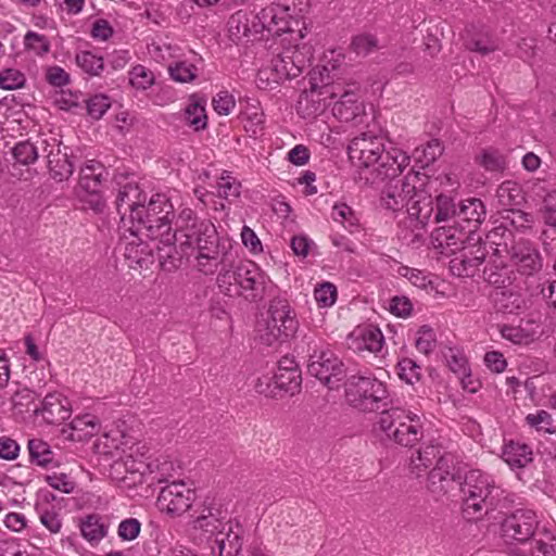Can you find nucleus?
<instances>
[{
  "instance_id": "nucleus-50",
  "label": "nucleus",
  "mask_w": 556,
  "mask_h": 556,
  "mask_svg": "<svg viewBox=\"0 0 556 556\" xmlns=\"http://www.w3.org/2000/svg\"><path fill=\"white\" fill-rule=\"evenodd\" d=\"M488 240L495 244L496 247H504L505 251L507 252V248H509L513 242H516L515 236L513 232V229L506 228L502 223L494 226L486 236ZM498 253V248L494 249V254L496 255Z\"/></svg>"
},
{
  "instance_id": "nucleus-17",
  "label": "nucleus",
  "mask_w": 556,
  "mask_h": 556,
  "mask_svg": "<svg viewBox=\"0 0 556 556\" xmlns=\"http://www.w3.org/2000/svg\"><path fill=\"white\" fill-rule=\"evenodd\" d=\"M383 152L382 138L366 132L353 138L348 148L350 159L358 160L364 167L377 165Z\"/></svg>"
},
{
  "instance_id": "nucleus-15",
  "label": "nucleus",
  "mask_w": 556,
  "mask_h": 556,
  "mask_svg": "<svg viewBox=\"0 0 556 556\" xmlns=\"http://www.w3.org/2000/svg\"><path fill=\"white\" fill-rule=\"evenodd\" d=\"M262 38L280 36L291 31L290 8L286 4L271 2L257 14Z\"/></svg>"
},
{
  "instance_id": "nucleus-57",
  "label": "nucleus",
  "mask_w": 556,
  "mask_h": 556,
  "mask_svg": "<svg viewBox=\"0 0 556 556\" xmlns=\"http://www.w3.org/2000/svg\"><path fill=\"white\" fill-rule=\"evenodd\" d=\"M86 104L87 113L90 117L99 119L111 106L110 100L104 94H96L89 99H83Z\"/></svg>"
},
{
  "instance_id": "nucleus-45",
  "label": "nucleus",
  "mask_w": 556,
  "mask_h": 556,
  "mask_svg": "<svg viewBox=\"0 0 556 556\" xmlns=\"http://www.w3.org/2000/svg\"><path fill=\"white\" fill-rule=\"evenodd\" d=\"M75 59L76 64L91 76H99L104 70L103 58L91 51H80L76 54Z\"/></svg>"
},
{
  "instance_id": "nucleus-49",
  "label": "nucleus",
  "mask_w": 556,
  "mask_h": 556,
  "mask_svg": "<svg viewBox=\"0 0 556 556\" xmlns=\"http://www.w3.org/2000/svg\"><path fill=\"white\" fill-rule=\"evenodd\" d=\"M11 152L15 163L21 165L33 164L39 156V149L29 140L17 142Z\"/></svg>"
},
{
  "instance_id": "nucleus-5",
  "label": "nucleus",
  "mask_w": 556,
  "mask_h": 556,
  "mask_svg": "<svg viewBox=\"0 0 556 556\" xmlns=\"http://www.w3.org/2000/svg\"><path fill=\"white\" fill-rule=\"evenodd\" d=\"M377 424L388 439L404 447H414L425 434L421 417L401 407L382 409Z\"/></svg>"
},
{
  "instance_id": "nucleus-7",
  "label": "nucleus",
  "mask_w": 556,
  "mask_h": 556,
  "mask_svg": "<svg viewBox=\"0 0 556 556\" xmlns=\"http://www.w3.org/2000/svg\"><path fill=\"white\" fill-rule=\"evenodd\" d=\"M307 344V374L319 380L328 389H338L341 381L346 377V368L343 362L319 340L311 339Z\"/></svg>"
},
{
  "instance_id": "nucleus-2",
  "label": "nucleus",
  "mask_w": 556,
  "mask_h": 556,
  "mask_svg": "<svg viewBox=\"0 0 556 556\" xmlns=\"http://www.w3.org/2000/svg\"><path fill=\"white\" fill-rule=\"evenodd\" d=\"M140 218H137V230L132 233L138 237L144 233L152 240H157L156 254L163 270L172 273L181 266V253L175 245V235H172L173 224L177 214L169 199L162 193L152 195L143 204Z\"/></svg>"
},
{
  "instance_id": "nucleus-29",
  "label": "nucleus",
  "mask_w": 556,
  "mask_h": 556,
  "mask_svg": "<svg viewBox=\"0 0 556 556\" xmlns=\"http://www.w3.org/2000/svg\"><path fill=\"white\" fill-rule=\"evenodd\" d=\"M340 99L333 103L332 113L341 122H352L364 113V105L353 91H337Z\"/></svg>"
},
{
  "instance_id": "nucleus-3",
  "label": "nucleus",
  "mask_w": 556,
  "mask_h": 556,
  "mask_svg": "<svg viewBox=\"0 0 556 556\" xmlns=\"http://www.w3.org/2000/svg\"><path fill=\"white\" fill-rule=\"evenodd\" d=\"M231 249V261L218 265L217 287L227 296H244L249 301L262 300L265 293V277L253 262H238Z\"/></svg>"
},
{
  "instance_id": "nucleus-39",
  "label": "nucleus",
  "mask_w": 556,
  "mask_h": 556,
  "mask_svg": "<svg viewBox=\"0 0 556 556\" xmlns=\"http://www.w3.org/2000/svg\"><path fill=\"white\" fill-rule=\"evenodd\" d=\"M475 161L489 172H503L507 168L506 156L494 148L482 149L481 152L476 155Z\"/></svg>"
},
{
  "instance_id": "nucleus-8",
  "label": "nucleus",
  "mask_w": 556,
  "mask_h": 556,
  "mask_svg": "<svg viewBox=\"0 0 556 556\" xmlns=\"http://www.w3.org/2000/svg\"><path fill=\"white\" fill-rule=\"evenodd\" d=\"M345 397L348 403L363 412L384 409L388 391L381 381L374 376L352 375L345 382Z\"/></svg>"
},
{
  "instance_id": "nucleus-34",
  "label": "nucleus",
  "mask_w": 556,
  "mask_h": 556,
  "mask_svg": "<svg viewBox=\"0 0 556 556\" xmlns=\"http://www.w3.org/2000/svg\"><path fill=\"white\" fill-rule=\"evenodd\" d=\"M355 337L358 341L356 349L366 350L371 353L380 352L384 343V337L381 330L371 325L358 328L355 331Z\"/></svg>"
},
{
  "instance_id": "nucleus-1",
  "label": "nucleus",
  "mask_w": 556,
  "mask_h": 556,
  "mask_svg": "<svg viewBox=\"0 0 556 556\" xmlns=\"http://www.w3.org/2000/svg\"><path fill=\"white\" fill-rule=\"evenodd\" d=\"M172 235L180 244L181 258L186 249L195 254V267L204 275H213L220 263L231 261V243L220 241L216 227L206 218H201L192 208L182 207L173 224Z\"/></svg>"
},
{
  "instance_id": "nucleus-42",
  "label": "nucleus",
  "mask_w": 556,
  "mask_h": 556,
  "mask_svg": "<svg viewBox=\"0 0 556 556\" xmlns=\"http://www.w3.org/2000/svg\"><path fill=\"white\" fill-rule=\"evenodd\" d=\"M443 150L439 139H431L425 146L416 148L414 156L420 166L425 168L434 163L442 155Z\"/></svg>"
},
{
  "instance_id": "nucleus-41",
  "label": "nucleus",
  "mask_w": 556,
  "mask_h": 556,
  "mask_svg": "<svg viewBox=\"0 0 556 556\" xmlns=\"http://www.w3.org/2000/svg\"><path fill=\"white\" fill-rule=\"evenodd\" d=\"M501 223L508 229L514 231L525 232L531 228L533 216L531 213L521 210L510 208L502 216Z\"/></svg>"
},
{
  "instance_id": "nucleus-61",
  "label": "nucleus",
  "mask_w": 556,
  "mask_h": 556,
  "mask_svg": "<svg viewBox=\"0 0 556 556\" xmlns=\"http://www.w3.org/2000/svg\"><path fill=\"white\" fill-rule=\"evenodd\" d=\"M435 342L433 329L428 325L421 326L417 332L415 342L417 350L427 355L434 350Z\"/></svg>"
},
{
  "instance_id": "nucleus-40",
  "label": "nucleus",
  "mask_w": 556,
  "mask_h": 556,
  "mask_svg": "<svg viewBox=\"0 0 556 556\" xmlns=\"http://www.w3.org/2000/svg\"><path fill=\"white\" fill-rule=\"evenodd\" d=\"M496 197L502 206H519L525 202L521 187L510 180H506L498 186Z\"/></svg>"
},
{
  "instance_id": "nucleus-35",
  "label": "nucleus",
  "mask_w": 556,
  "mask_h": 556,
  "mask_svg": "<svg viewBox=\"0 0 556 556\" xmlns=\"http://www.w3.org/2000/svg\"><path fill=\"white\" fill-rule=\"evenodd\" d=\"M445 358L448 368L462 379L464 389L471 393L476 392L477 388L470 386L471 381L467 382V379H470L471 377L467 358L462 353L453 349H448L445 353Z\"/></svg>"
},
{
  "instance_id": "nucleus-52",
  "label": "nucleus",
  "mask_w": 556,
  "mask_h": 556,
  "mask_svg": "<svg viewBox=\"0 0 556 556\" xmlns=\"http://www.w3.org/2000/svg\"><path fill=\"white\" fill-rule=\"evenodd\" d=\"M187 123L194 128V130L205 129L207 126V116L203 103H190L185 110Z\"/></svg>"
},
{
  "instance_id": "nucleus-21",
  "label": "nucleus",
  "mask_w": 556,
  "mask_h": 556,
  "mask_svg": "<svg viewBox=\"0 0 556 556\" xmlns=\"http://www.w3.org/2000/svg\"><path fill=\"white\" fill-rule=\"evenodd\" d=\"M147 202V194L137 184L127 182L118 189L115 200L116 210L122 219L129 213L132 223L140 218V211Z\"/></svg>"
},
{
  "instance_id": "nucleus-47",
  "label": "nucleus",
  "mask_w": 556,
  "mask_h": 556,
  "mask_svg": "<svg viewBox=\"0 0 556 556\" xmlns=\"http://www.w3.org/2000/svg\"><path fill=\"white\" fill-rule=\"evenodd\" d=\"M331 218L340 223L351 233L358 228V218L352 207L345 203H337L332 206Z\"/></svg>"
},
{
  "instance_id": "nucleus-33",
  "label": "nucleus",
  "mask_w": 556,
  "mask_h": 556,
  "mask_svg": "<svg viewBox=\"0 0 556 556\" xmlns=\"http://www.w3.org/2000/svg\"><path fill=\"white\" fill-rule=\"evenodd\" d=\"M532 450L529 445L510 441L503 448V459L510 466L523 468L532 462Z\"/></svg>"
},
{
  "instance_id": "nucleus-53",
  "label": "nucleus",
  "mask_w": 556,
  "mask_h": 556,
  "mask_svg": "<svg viewBox=\"0 0 556 556\" xmlns=\"http://www.w3.org/2000/svg\"><path fill=\"white\" fill-rule=\"evenodd\" d=\"M350 47L357 55L366 56L378 49V39L371 34H359L352 38Z\"/></svg>"
},
{
  "instance_id": "nucleus-6",
  "label": "nucleus",
  "mask_w": 556,
  "mask_h": 556,
  "mask_svg": "<svg viewBox=\"0 0 556 556\" xmlns=\"http://www.w3.org/2000/svg\"><path fill=\"white\" fill-rule=\"evenodd\" d=\"M299 328L294 309L286 299L276 298L270 301L267 317L260 325L257 332L262 343L270 346L292 338Z\"/></svg>"
},
{
  "instance_id": "nucleus-54",
  "label": "nucleus",
  "mask_w": 556,
  "mask_h": 556,
  "mask_svg": "<svg viewBox=\"0 0 556 556\" xmlns=\"http://www.w3.org/2000/svg\"><path fill=\"white\" fill-rule=\"evenodd\" d=\"M80 531L88 541H100L105 535L104 526L100 523L96 515L88 516L81 521Z\"/></svg>"
},
{
  "instance_id": "nucleus-32",
  "label": "nucleus",
  "mask_w": 556,
  "mask_h": 556,
  "mask_svg": "<svg viewBox=\"0 0 556 556\" xmlns=\"http://www.w3.org/2000/svg\"><path fill=\"white\" fill-rule=\"evenodd\" d=\"M495 307L505 314H518L526 308L527 302L520 291L514 289H500L494 294Z\"/></svg>"
},
{
  "instance_id": "nucleus-58",
  "label": "nucleus",
  "mask_w": 556,
  "mask_h": 556,
  "mask_svg": "<svg viewBox=\"0 0 556 556\" xmlns=\"http://www.w3.org/2000/svg\"><path fill=\"white\" fill-rule=\"evenodd\" d=\"M26 49L34 51L37 55H45L50 51V42L45 35L35 31H27L24 37Z\"/></svg>"
},
{
  "instance_id": "nucleus-14",
  "label": "nucleus",
  "mask_w": 556,
  "mask_h": 556,
  "mask_svg": "<svg viewBox=\"0 0 556 556\" xmlns=\"http://www.w3.org/2000/svg\"><path fill=\"white\" fill-rule=\"evenodd\" d=\"M194 500V491L184 481H174L162 488L156 500L157 507L172 516L187 511Z\"/></svg>"
},
{
  "instance_id": "nucleus-64",
  "label": "nucleus",
  "mask_w": 556,
  "mask_h": 556,
  "mask_svg": "<svg viewBox=\"0 0 556 556\" xmlns=\"http://www.w3.org/2000/svg\"><path fill=\"white\" fill-rule=\"evenodd\" d=\"M397 368L400 378L409 384L420 379V367L410 358L400 361Z\"/></svg>"
},
{
  "instance_id": "nucleus-59",
  "label": "nucleus",
  "mask_w": 556,
  "mask_h": 556,
  "mask_svg": "<svg viewBox=\"0 0 556 556\" xmlns=\"http://www.w3.org/2000/svg\"><path fill=\"white\" fill-rule=\"evenodd\" d=\"M25 81V75L17 70L7 68L0 72V88L4 90L22 88Z\"/></svg>"
},
{
  "instance_id": "nucleus-48",
  "label": "nucleus",
  "mask_w": 556,
  "mask_h": 556,
  "mask_svg": "<svg viewBox=\"0 0 556 556\" xmlns=\"http://www.w3.org/2000/svg\"><path fill=\"white\" fill-rule=\"evenodd\" d=\"M271 72L275 81L292 79L300 75V71L295 70L294 63L286 58L285 52L273 60Z\"/></svg>"
},
{
  "instance_id": "nucleus-43",
  "label": "nucleus",
  "mask_w": 556,
  "mask_h": 556,
  "mask_svg": "<svg viewBox=\"0 0 556 556\" xmlns=\"http://www.w3.org/2000/svg\"><path fill=\"white\" fill-rule=\"evenodd\" d=\"M454 460V456L451 453H443L435 463V466H442V480L447 492L452 489L454 482L459 484L463 480V476L456 470Z\"/></svg>"
},
{
  "instance_id": "nucleus-23",
  "label": "nucleus",
  "mask_w": 556,
  "mask_h": 556,
  "mask_svg": "<svg viewBox=\"0 0 556 556\" xmlns=\"http://www.w3.org/2000/svg\"><path fill=\"white\" fill-rule=\"evenodd\" d=\"M33 412L36 415H41L49 425H60L71 417L70 402L59 393L46 395L41 406H35Z\"/></svg>"
},
{
  "instance_id": "nucleus-63",
  "label": "nucleus",
  "mask_w": 556,
  "mask_h": 556,
  "mask_svg": "<svg viewBox=\"0 0 556 556\" xmlns=\"http://www.w3.org/2000/svg\"><path fill=\"white\" fill-rule=\"evenodd\" d=\"M80 201L86 210H91L96 214H102L106 207L105 200L99 189L97 191H81Z\"/></svg>"
},
{
  "instance_id": "nucleus-60",
  "label": "nucleus",
  "mask_w": 556,
  "mask_h": 556,
  "mask_svg": "<svg viewBox=\"0 0 556 556\" xmlns=\"http://www.w3.org/2000/svg\"><path fill=\"white\" fill-rule=\"evenodd\" d=\"M314 298L319 307H330L337 300V288L331 282H324L315 288Z\"/></svg>"
},
{
  "instance_id": "nucleus-10",
  "label": "nucleus",
  "mask_w": 556,
  "mask_h": 556,
  "mask_svg": "<svg viewBox=\"0 0 556 556\" xmlns=\"http://www.w3.org/2000/svg\"><path fill=\"white\" fill-rule=\"evenodd\" d=\"M428 177L419 172L409 170L404 177L389 180L381 191V205L392 212L408 208L410 197L418 187H424Z\"/></svg>"
},
{
  "instance_id": "nucleus-18",
  "label": "nucleus",
  "mask_w": 556,
  "mask_h": 556,
  "mask_svg": "<svg viewBox=\"0 0 556 556\" xmlns=\"http://www.w3.org/2000/svg\"><path fill=\"white\" fill-rule=\"evenodd\" d=\"M467 50L480 55H488L500 50V38L488 26L482 24H469L462 35Z\"/></svg>"
},
{
  "instance_id": "nucleus-56",
  "label": "nucleus",
  "mask_w": 556,
  "mask_h": 556,
  "mask_svg": "<svg viewBox=\"0 0 556 556\" xmlns=\"http://www.w3.org/2000/svg\"><path fill=\"white\" fill-rule=\"evenodd\" d=\"M521 556H556V536L548 535L546 540L540 539L534 546L519 553Z\"/></svg>"
},
{
  "instance_id": "nucleus-46",
  "label": "nucleus",
  "mask_w": 556,
  "mask_h": 556,
  "mask_svg": "<svg viewBox=\"0 0 556 556\" xmlns=\"http://www.w3.org/2000/svg\"><path fill=\"white\" fill-rule=\"evenodd\" d=\"M451 218L457 219V205L451 197L439 194L434 200L433 223H441Z\"/></svg>"
},
{
  "instance_id": "nucleus-31",
  "label": "nucleus",
  "mask_w": 556,
  "mask_h": 556,
  "mask_svg": "<svg viewBox=\"0 0 556 556\" xmlns=\"http://www.w3.org/2000/svg\"><path fill=\"white\" fill-rule=\"evenodd\" d=\"M514 274V269L509 268L504 261L490 258L483 269V279L496 289H504L513 285Z\"/></svg>"
},
{
  "instance_id": "nucleus-36",
  "label": "nucleus",
  "mask_w": 556,
  "mask_h": 556,
  "mask_svg": "<svg viewBox=\"0 0 556 556\" xmlns=\"http://www.w3.org/2000/svg\"><path fill=\"white\" fill-rule=\"evenodd\" d=\"M27 450L29 460L33 465L46 468L54 464V453L46 441L41 439H29Z\"/></svg>"
},
{
  "instance_id": "nucleus-62",
  "label": "nucleus",
  "mask_w": 556,
  "mask_h": 556,
  "mask_svg": "<svg viewBox=\"0 0 556 556\" xmlns=\"http://www.w3.org/2000/svg\"><path fill=\"white\" fill-rule=\"evenodd\" d=\"M130 84L137 89H147L154 83V76L151 71L142 65H136L130 72Z\"/></svg>"
},
{
  "instance_id": "nucleus-30",
  "label": "nucleus",
  "mask_w": 556,
  "mask_h": 556,
  "mask_svg": "<svg viewBox=\"0 0 556 556\" xmlns=\"http://www.w3.org/2000/svg\"><path fill=\"white\" fill-rule=\"evenodd\" d=\"M446 453L442 446L438 444H427L420 447L415 454L412 455L409 460V471L416 478L426 472L433 463Z\"/></svg>"
},
{
  "instance_id": "nucleus-37",
  "label": "nucleus",
  "mask_w": 556,
  "mask_h": 556,
  "mask_svg": "<svg viewBox=\"0 0 556 556\" xmlns=\"http://www.w3.org/2000/svg\"><path fill=\"white\" fill-rule=\"evenodd\" d=\"M73 433L71 434L73 440H85L96 435L100 431L99 419L91 415L86 414L74 418L71 422Z\"/></svg>"
},
{
  "instance_id": "nucleus-55",
  "label": "nucleus",
  "mask_w": 556,
  "mask_h": 556,
  "mask_svg": "<svg viewBox=\"0 0 556 556\" xmlns=\"http://www.w3.org/2000/svg\"><path fill=\"white\" fill-rule=\"evenodd\" d=\"M526 422L538 431H544L549 434L556 432V429L553 427L552 415L544 409L538 410L535 414H528Z\"/></svg>"
},
{
  "instance_id": "nucleus-12",
  "label": "nucleus",
  "mask_w": 556,
  "mask_h": 556,
  "mask_svg": "<svg viewBox=\"0 0 556 556\" xmlns=\"http://www.w3.org/2000/svg\"><path fill=\"white\" fill-rule=\"evenodd\" d=\"M489 249L485 242L478 240L466 245L453 255L450 261V270L457 277H473L480 266L485 262Z\"/></svg>"
},
{
  "instance_id": "nucleus-16",
  "label": "nucleus",
  "mask_w": 556,
  "mask_h": 556,
  "mask_svg": "<svg viewBox=\"0 0 556 556\" xmlns=\"http://www.w3.org/2000/svg\"><path fill=\"white\" fill-rule=\"evenodd\" d=\"M338 86L325 84L320 87L312 85L311 90H305L298 101V113L305 118L315 117L331 105V100L337 98Z\"/></svg>"
},
{
  "instance_id": "nucleus-19",
  "label": "nucleus",
  "mask_w": 556,
  "mask_h": 556,
  "mask_svg": "<svg viewBox=\"0 0 556 556\" xmlns=\"http://www.w3.org/2000/svg\"><path fill=\"white\" fill-rule=\"evenodd\" d=\"M42 144L51 178L59 182L67 180L74 172V165L66 152L67 148L62 149L61 142L56 139H52V143L42 141Z\"/></svg>"
},
{
  "instance_id": "nucleus-9",
  "label": "nucleus",
  "mask_w": 556,
  "mask_h": 556,
  "mask_svg": "<svg viewBox=\"0 0 556 556\" xmlns=\"http://www.w3.org/2000/svg\"><path fill=\"white\" fill-rule=\"evenodd\" d=\"M539 523L540 521L534 510L518 508L503 518L500 525V533L507 544H529V548H532L534 542L539 540L534 538Z\"/></svg>"
},
{
  "instance_id": "nucleus-26",
  "label": "nucleus",
  "mask_w": 556,
  "mask_h": 556,
  "mask_svg": "<svg viewBox=\"0 0 556 556\" xmlns=\"http://www.w3.org/2000/svg\"><path fill=\"white\" fill-rule=\"evenodd\" d=\"M258 18L256 14L249 13L243 10L235 12L228 20V31L232 40H241L242 38L262 37Z\"/></svg>"
},
{
  "instance_id": "nucleus-27",
  "label": "nucleus",
  "mask_w": 556,
  "mask_h": 556,
  "mask_svg": "<svg viewBox=\"0 0 556 556\" xmlns=\"http://www.w3.org/2000/svg\"><path fill=\"white\" fill-rule=\"evenodd\" d=\"M406 212L412 220L425 227L433 222L434 199L422 187H418L416 193L410 197V204Z\"/></svg>"
},
{
  "instance_id": "nucleus-24",
  "label": "nucleus",
  "mask_w": 556,
  "mask_h": 556,
  "mask_svg": "<svg viewBox=\"0 0 556 556\" xmlns=\"http://www.w3.org/2000/svg\"><path fill=\"white\" fill-rule=\"evenodd\" d=\"M486 218L484 203L478 198H468L457 204V219L455 224L464 225L465 229L472 233Z\"/></svg>"
},
{
  "instance_id": "nucleus-25",
  "label": "nucleus",
  "mask_w": 556,
  "mask_h": 556,
  "mask_svg": "<svg viewBox=\"0 0 556 556\" xmlns=\"http://www.w3.org/2000/svg\"><path fill=\"white\" fill-rule=\"evenodd\" d=\"M276 388L287 393L294 394L300 391L302 376L294 357L283 356L277 366L273 377Z\"/></svg>"
},
{
  "instance_id": "nucleus-11",
  "label": "nucleus",
  "mask_w": 556,
  "mask_h": 556,
  "mask_svg": "<svg viewBox=\"0 0 556 556\" xmlns=\"http://www.w3.org/2000/svg\"><path fill=\"white\" fill-rule=\"evenodd\" d=\"M510 265L522 277H534L543 269V256L532 241L520 238L507 248Z\"/></svg>"
},
{
  "instance_id": "nucleus-38",
  "label": "nucleus",
  "mask_w": 556,
  "mask_h": 556,
  "mask_svg": "<svg viewBox=\"0 0 556 556\" xmlns=\"http://www.w3.org/2000/svg\"><path fill=\"white\" fill-rule=\"evenodd\" d=\"M103 167L96 161H89L79 173V187L81 191H97L100 189Z\"/></svg>"
},
{
  "instance_id": "nucleus-28",
  "label": "nucleus",
  "mask_w": 556,
  "mask_h": 556,
  "mask_svg": "<svg viewBox=\"0 0 556 556\" xmlns=\"http://www.w3.org/2000/svg\"><path fill=\"white\" fill-rule=\"evenodd\" d=\"M408 164L409 157L406 153L396 148H392L386 153H382V159L377 163L374 172L377 174V177L382 180L399 179V175Z\"/></svg>"
},
{
  "instance_id": "nucleus-4",
  "label": "nucleus",
  "mask_w": 556,
  "mask_h": 556,
  "mask_svg": "<svg viewBox=\"0 0 556 556\" xmlns=\"http://www.w3.org/2000/svg\"><path fill=\"white\" fill-rule=\"evenodd\" d=\"M463 494L462 514L468 521H477L496 508L503 491L494 480L479 469L465 473L459 482Z\"/></svg>"
},
{
  "instance_id": "nucleus-51",
  "label": "nucleus",
  "mask_w": 556,
  "mask_h": 556,
  "mask_svg": "<svg viewBox=\"0 0 556 556\" xmlns=\"http://www.w3.org/2000/svg\"><path fill=\"white\" fill-rule=\"evenodd\" d=\"M172 79L178 83H189L197 77V67L187 61H177L168 65Z\"/></svg>"
},
{
  "instance_id": "nucleus-20",
  "label": "nucleus",
  "mask_w": 556,
  "mask_h": 556,
  "mask_svg": "<svg viewBox=\"0 0 556 556\" xmlns=\"http://www.w3.org/2000/svg\"><path fill=\"white\" fill-rule=\"evenodd\" d=\"M457 229L455 226L437 228L431 235V242L441 254L450 256L456 254L467 244L468 232L464 225Z\"/></svg>"
},
{
  "instance_id": "nucleus-44",
  "label": "nucleus",
  "mask_w": 556,
  "mask_h": 556,
  "mask_svg": "<svg viewBox=\"0 0 556 556\" xmlns=\"http://www.w3.org/2000/svg\"><path fill=\"white\" fill-rule=\"evenodd\" d=\"M540 214L545 226L556 231V188L543 189Z\"/></svg>"
},
{
  "instance_id": "nucleus-13",
  "label": "nucleus",
  "mask_w": 556,
  "mask_h": 556,
  "mask_svg": "<svg viewBox=\"0 0 556 556\" xmlns=\"http://www.w3.org/2000/svg\"><path fill=\"white\" fill-rule=\"evenodd\" d=\"M225 519L226 515L219 508L204 507L202 514L192 522L193 540L199 544L213 545L219 532L227 527L228 520Z\"/></svg>"
},
{
  "instance_id": "nucleus-22",
  "label": "nucleus",
  "mask_w": 556,
  "mask_h": 556,
  "mask_svg": "<svg viewBox=\"0 0 556 556\" xmlns=\"http://www.w3.org/2000/svg\"><path fill=\"white\" fill-rule=\"evenodd\" d=\"M244 530L239 523L228 520L226 529L219 532L216 541L211 545L216 556H241Z\"/></svg>"
}]
</instances>
